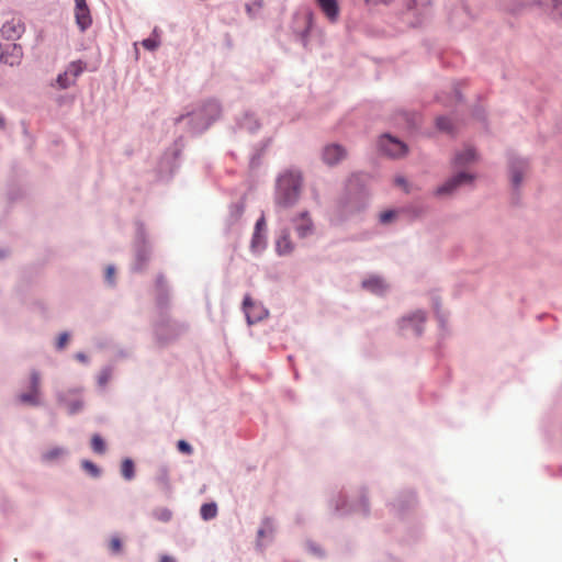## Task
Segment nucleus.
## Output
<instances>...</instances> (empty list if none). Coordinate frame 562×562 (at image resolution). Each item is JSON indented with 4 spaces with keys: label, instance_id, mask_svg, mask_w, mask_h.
Returning a JSON list of instances; mask_svg holds the SVG:
<instances>
[{
    "label": "nucleus",
    "instance_id": "obj_1",
    "mask_svg": "<svg viewBox=\"0 0 562 562\" xmlns=\"http://www.w3.org/2000/svg\"><path fill=\"white\" fill-rule=\"evenodd\" d=\"M301 188V172L295 170H288L283 172L278 179L276 204L282 209L293 206L299 200Z\"/></svg>",
    "mask_w": 562,
    "mask_h": 562
},
{
    "label": "nucleus",
    "instance_id": "obj_2",
    "mask_svg": "<svg viewBox=\"0 0 562 562\" xmlns=\"http://www.w3.org/2000/svg\"><path fill=\"white\" fill-rule=\"evenodd\" d=\"M24 52L22 45L18 43L0 44V63L10 67H16L22 64Z\"/></svg>",
    "mask_w": 562,
    "mask_h": 562
},
{
    "label": "nucleus",
    "instance_id": "obj_3",
    "mask_svg": "<svg viewBox=\"0 0 562 562\" xmlns=\"http://www.w3.org/2000/svg\"><path fill=\"white\" fill-rule=\"evenodd\" d=\"M25 32V23L21 16L13 15L5 20L0 29L1 36L7 41H18Z\"/></svg>",
    "mask_w": 562,
    "mask_h": 562
},
{
    "label": "nucleus",
    "instance_id": "obj_4",
    "mask_svg": "<svg viewBox=\"0 0 562 562\" xmlns=\"http://www.w3.org/2000/svg\"><path fill=\"white\" fill-rule=\"evenodd\" d=\"M20 402L38 406L41 405V375L37 371H32L30 375V391L19 395Z\"/></svg>",
    "mask_w": 562,
    "mask_h": 562
},
{
    "label": "nucleus",
    "instance_id": "obj_5",
    "mask_svg": "<svg viewBox=\"0 0 562 562\" xmlns=\"http://www.w3.org/2000/svg\"><path fill=\"white\" fill-rule=\"evenodd\" d=\"M379 147L385 155L393 158L403 157L407 153V146L389 134L381 136Z\"/></svg>",
    "mask_w": 562,
    "mask_h": 562
},
{
    "label": "nucleus",
    "instance_id": "obj_6",
    "mask_svg": "<svg viewBox=\"0 0 562 562\" xmlns=\"http://www.w3.org/2000/svg\"><path fill=\"white\" fill-rule=\"evenodd\" d=\"M474 177L468 172H459L457 176L446 181L442 186L438 187L436 190V194H451L458 187L471 183Z\"/></svg>",
    "mask_w": 562,
    "mask_h": 562
},
{
    "label": "nucleus",
    "instance_id": "obj_7",
    "mask_svg": "<svg viewBox=\"0 0 562 562\" xmlns=\"http://www.w3.org/2000/svg\"><path fill=\"white\" fill-rule=\"evenodd\" d=\"M347 153L344 147L337 144H330L323 149V160L328 166H334L345 159Z\"/></svg>",
    "mask_w": 562,
    "mask_h": 562
},
{
    "label": "nucleus",
    "instance_id": "obj_8",
    "mask_svg": "<svg viewBox=\"0 0 562 562\" xmlns=\"http://www.w3.org/2000/svg\"><path fill=\"white\" fill-rule=\"evenodd\" d=\"M243 306L249 324L261 321L266 315V311L261 306H257L249 295L245 296Z\"/></svg>",
    "mask_w": 562,
    "mask_h": 562
},
{
    "label": "nucleus",
    "instance_id": "obj_9",
    "mask_svg": "<svg viewBox=\"0 0 562 562\" xmlns=\"http://www.w3.org/2000/svg\"><path fill=\"white\" fill-rule=\"evenodd\" d=\"M321 11L330 23H335L339 19L340 8L337 0H315Z\"/></svg>",
    "mask_w": 562,
    "mask_h": 562
},
{
    "label": "nucleus",
    "instance_id": "obj_10",
    "mask_svg": "<svg viewBox=\"0 0 562 562\" xmlns=\"http://www.w3.org/2000/svg\"><path fill=\"white\" fill-rule=\"evenodd\" d=\"M426 321V315L423 311H416L412 315L402 319V328L412 326L417 335L422 333V324Z\"/></svg>",
    "mask_w": 562,
    "mask_h": 562
},
{
    "label": "nucleus",
    "instance_id": "obj_11",
    "mask_svg": "<svg viewBox=\"0 0 562 562\" xmlns=\"http://www.w3.org/2000/svg\"><path fill=\"white\" fill-rule=\"evenodd\" d=\"M295 231L297 232L300 237H306L313 231V223L311 217L306 212L301 213L295 218Z\"/></svg>",
    "mask_w": 562,
    "mask_h": 562
},
{
    "label": "nucleus",
    "instance_id": "obj_12",
    "mask_svg": "<svg viewBox=\"0 0 562 562\" xmlns=\"http://www.w3.org/2000/svg\"><path fill=\"white\" fill-rule=\"evenodd\" d=\"M76 393L77 390H70L59 395V401L67 405L70 414L79 412L83 406L81 398H75L74 401H70L71 395Z\"/></svg>",
    "mask_w": 562,
    "mask_h": 562
},
{
    "label": "nucleus",
    "instance_id": "obj_13",
    "mask_svg": "<svg viewBox=\"0 0 562 562\" xmlns=\"http://www.w3.org/2000/svg\"><path fill=\"white\" fill-rule=\"evenodd\" d=\"M362 286L374 294H383L387 290L386 283L379 277H370L363 280Z\"/></svg>",
    "mask_w": 562,
    "mask_h": 562
},
{
    "label": "nucleus",
    "instance_id": "obj_14",
    "mask_svg": "<svg viewBox=\"0 0 562 562\" xmlns=\"http://www.w3.org/2000/svg\"><path fill=\"white\" fill-rule=\"evenodd\" d=\"M75 18L81 31H86L92 23L89 8H75Z\"/></svg>",
    "mask_w": 562,
    "mask_h": 562
},
{
    "label": "nucleus",
    "instance_id": "obj_15",
    "mask_svg": "<svg viewBox=\"0 0 562 562\" xmlns=\"http://www.w3.org/2000/svg\"><path fill=\"white\" fill-rule=\"evenodd\" d=\"M527 168V164L522 160H515L510 165V176L514 187H518L522 179V173Z\"/></svg>",
    "mask_w": 562,
    "mask_h": 562
},
{
    "label": "nucleus",
    "instance_id": "obj_16",
    "mask_svg": "<svg viewBox=\"0 0 562 562\" xmlns=\"http://www.w3.org/2000/svg\"><path fill=\"white\" fill-rule=\"evenodd\" d=\"M475 160V151L472 148H465L454 156L453 164L456 167L467 166Z\"/></svg>",
    "mask_w": 562,
    "mask_h": 562
},
{
    "label": "nucleus",
    "instance_id": "obj_17",
    "mask_svg": "<svg viewBox=\"0 0 562 562\" xmlns=\"http://www.w3.org/2000/svg\"><path fill=\"white\" fill-rule=\"evenodd\" d=\"M276 247L279 255L290 254L293 249V245L289 235H282L279 237Z\"/></svg>",
    "mask_w": 562,
    "mask_h": 562
},
{
    "label": "nucleus",
    "instance_id": "obj_18",
    "mask_svg": "<svg viewBox=\"0 0 562 562\" xmlns=\"http://www.w3.org/2000/svg\"><path fill=\"white\" fill-rule=\"evenodd\" d=\"M201 517L204 520H210L216 517L217 515V506L215 503H206L201 506L200 509Z\"/></svg>",
    "mask_w": 562,
    "mask_h": 562
},
{
    "label": "nucleus",
    "instance_id": "obj_19",
    "mask_svg": "<svg viewBox=\"0 0 562 562\" xmlns=\"http://www.w3.org/2000/svg\"><path fill=\"white\" fill-rule=\"evenodd\" d=\"M121 473L125 480H132L135 475L134 463L131 459H125L121 465Z\"/></svg>",
    "mask_w": 562,
    "mask_h": 562
},
{
    "label": "nucleus",
    "instance_id": "obj_20",
    "mask_svg": "<svg viewBox=\"0 0 562 562\" xmlns=\"http://www.w3.org/2000/svg\"><path fill=\"white\" fill-rule=\"evenodd\" d=\"M65 454V450L60 447H55L43 453L42 458L46 462H53Z\"/></svg>",
    "mask_w": 562,
    "mask_h": 562
},
{
    "label": "nucleus",
    "instance_id": "obj_21",
    "mask_svg": "<svg viewBox=\"0 0 562 562\" xmlns=\"http://www.w3.org/2000/svg\"><path fill=\"white\" fill-rule=\"evenodd\" d=\"M83 69H85V64L82 61L78 60V61H72L68 66L66 72H69V77H71L72 80H76V78L82 74Z\"/></svg>",
    "mask_w": 562,
    "mask_h": 562
},
{
    "label": "nucleus",
    "instance_id": "obj_22",
    "mask_svg": "<svg viewBox=\"0 0 562 562\" xmlns=\"http://www.w3.org/2000/svg\"><path fill=\"white\" fill-rule=\"evenodd\" d=\"M153 516L159 521L168 522L172 517V513L166 507H159L153 512Z\"/></svg>",
    "mask_w": 562,
    "mask_h": 562
},
{
    "label": "nucleus",
    "instance_id": "obj_23",
    "mask_svg": "<svg viewBox=\"0 0 562 562\" xmlns=\"http://www.w3.org/2000/svg\"><path fill=\"white\" fill-rule=\"evenodd\" d=\"M274 531L273 521L270 518H267L262 522V527L258 530V537L260 539L265 538L266 536L272 535Z\"/></svg>",
    "mask_w": 562,
    "mask_h": 562
},
{
    "label": "nucleus",
    "instance_id": "obj_24",
    "mask_svg": "<svg viewBox=\"0 0 562 562\" xmlns=\"http://www.w3.org/2000/svg\"><path fill=\"white\" fill-rule=\"evenodd\" d=\"M91 448L97 453H104L105 443L99 435H93L91 438Z\"/></svg>",
    "mask_w": 562,
    "mask_h": 562
},
{
    "label": "nucleus",
    "instance_id": "obj_25",
    "mask_svg": "<svg viewBox=\"0 0 562 562\" xmlns=\"http://www.w3.org/2000/svg\"><path fill=\"white\" fill-rule=\"evenodd\" d=\"M75 82V80L71 79V77H69V72H64V74H60L58 77H57V83L58 86L61 88V89H66L68 88L69 86H71L72 83Z\"/></svg>",
    "mask_w": 562,
    "mask_h": 562
},
{
    "label": "nucleus",
    "instance_id": "obj_26",
    "mask_svg": "<svg viewBox=\"0 0 562 562\" xmlns=\"http://www.w3.org/2000/svg\"><path fill=\"white\" fill-rule=\"evenodd\" d=\"M157 482L166 490L170 488L169 475L166 469H161L157 475Z\"/></svg>",
    "mask_w": 562,
    "mask_h": 562
},
{
    "label": "nucleus",
    "instance_id": "obj_27",
    "mask_svg": "<svg viewBox=\"0 0 562 562\" xmlns=\"http://www.w3.org/2000/svg\"><path fill=\"white\" fill-rule=\"evenodd\" d=\"M251 248L257 251L263 248V237L258 232H254L251 239Z\"/></svg>",
    "mask_w": 562,
    "mask_h": 562
},
{
    "label": "nucleus",
    "instance_id": "obj_28",
    "mask_svg": "<svg viewBox=\"0 0 562 562\" xmlns=\"http://www.w3.org/2000/svg\"><path fill=\"white\" fill-rule=\"evenodd\" d=\"M83 469L89 472L92 476H98L100 474V471L95 464H93L90 461H83L82 462Z\"/></svg>",
    "mask_w": 562,
    "mask_h": 562
},
{
    "label": "nucleus",
    "instance_id": "obj_29",
    "mask_svg": "<svg viewBox=\"0 0 562 562\" xmlns=\"http://www.w3.org/2000/svg\"><path fill=\"white\" fill-rule=\"evenodd\" d=\"M395 211H384L380 214V222L382 224H389L395 217Z\"/></svg>",
    "mask_w": 562,
    "mask_h": 562
},
{
    "label": "nucleus",
    "instance_id": "obj_30",
    "mask_svg": "<svg viewBox=\"0 0 562 562\" xmlns=\"http://www.w3.org/2000/svg\"><path fill=\"white\" fill-rule=\"evenodd\" d=\"M142 45L148 49V50H154L156 49L158 46H159V41L156 40V38H146L142 42Z\"/></svg>",
    "mask_w": 562,
    "mask_h": 562
},
{
    "label": "nucleus",
    "instance_id": "obj_31",
    "mask_svg": "<svg viewBox=\"0 0 562 562\" xmlns=\"http://www.w3.org/2000/svg\"><path fill=\"white\" fill-rule=\"evenodd\" d=\"M437 126L441 131H450L451 122L449 119L441 116L437 119Z\"/></svg>",
    "mask_w": 562,
    "mask_h": 562
},
{
    "label": "nucleus",
    "instance_id": "obj_32",
    "mask_svg": "<svg viewBox=\"0 0 562 562\" xmlns=\"http://www.w3.org/2000/svg\"><path fill=\"white\" fill-rule=\"evenodd\" d=\"M177 447L180 452L186 454H191L193 451L192 447L184 440H179Z\"/></svg>",
    "mask_w": 562,
    "mask_h": 562
},
{
    "label": "nucleus",
    "instance_id": "obj_33",
    "mask_svg": "<svg viewBox=\"0 0 562 562\" xmlns=\"http://www.w3.org/2000/svg\"><path fill=\"white\" fill-rule=\"evenodd\" d=\"M121 540L116 537L112 538L110 541V549L114 553H119L121 551Z\"/></svg>",
    "mask_w": 562,
    "mask_h": 562
},
{
    "label": "nucleus",
    "instance_id": "obj_34",
    "mask_svg": "<svg viewBox=\"0 0 562 562\" xmlns=\"http://www.w3.org/2000/svg\"><path fill=\"white\" fill-rule=\"evenodd\" d=\"M69 340V335L67 333H63L59 335L57 340V348L63 349Z\"/></svg>",
    "mask_w": 562,
    "mask_h": 562
},
{
    "label": "nucleus",
    "instance_id": "obj_35",
    "mask_svg": "<svg viewBox=\"0 0 562 562\" xmlns=\"http://www.w3.org/2000/svg\"><path fill=\"white\" fill-rule=\"evenodd\" d=\"M394 182L396 186L403 188L405 192H408L407 182L403 177H396Z\"/></svg>",
    "mask_w": 562,
    "mask_h": 562
},
{
    "label": "nucleus",
    "instance_id": "obj_36",
    "mask_svg": "<svg viewBox=\"0 0 562 562\" xmlns=\"http://www.w3.org/2000/svg\"><path fill=\"white\" fill-rule=\"evenodd\" d=\"M105 279L109 283H113L114 279V268L112 266H109L105 270Z\"/></svg>",
    "mask_w": 562,
    "mask_h": 562
},
{
    "label": "nucleus",
    "instance_id": "obj_37",
    "mask_svg": "<svg viewBox=\"0 0 562 562\" xmlns=\"http://www.w3.org/2000/svg\"><path fill=\"white\" fill-rule=\"evenodd\" d=\"M266 225V222H265V217L261 216L257 223H256V226H255V232H258L259 234H261V229L263 228V226Z\"/></svg>",
    "mask_w": 562,
    "mask_h": 562
},
{
    "label": "nucleus",
    "instance_id": "obj_38",
    "mask_svg": "<svg viewBox=\"0 0 562 562\" xmlns=\"http://www.w3.org/2000/svg\"><path fill=\"white\" fill-rule=\"evenodd\" d=\"M160 562H177L175 558L170 557V555H167V554H164L161 555L160 558Z\"/></svg>",
    "mask_w": 562,
    "mask_h": 562
},
{
    "label": "nucleus",
    "instance_id": "obj_39",
    "mask_svg": "<svg viewBox=\"0 0 562 562\" xmlns=\"http://www.w3.org/2000/svg\"><path fill=\"white\" fill-rule=\"evenodd\" d=\"M75 8H88L86 0H75Z\"/></svg>",
    "mask_w": 562,
    "mask_h": 562
},
{
    "label": "nucleus",
    "instance_id": "obj_40",
    "mask_svg": "<svg viewBox=\"0 0 562 562\" xmlns=\"http://www.w3.org/2000/svg\"><path fill=\"white\" fill-rule=\"evenodd\" d=\"M76 358L79 361H82V362H85L87 360V357L83 353H80V352L76 355Z\"/></svg>",
    "mask_w": 562,
    "mask_h": 562
},
{
    "label": "nucleus",
    "instance_id": "obj_41",
    "mask_svg": "<svg viewBox=\"0 0 562 562\" xmlns=\"http://www.w3.org/2000/svg\"><path fill=\"white\" fill-rule=\"evenodd\" d=\"M105 382H106V376H102V378H100V383H101V384H103V383H105Z\"/></svg>",
    "mask_w": 562,
    "mask_h": 562
},
{
    "label": "nucleus",
    "instance_id": "obj_42",
    "mask_svg": "<svg viewBox=\"0 0 562 562\" xmlns=\"http://www.w3.org/2000/svg\"><path fill=\"white\" fill-rule=\"evenodd\" d=\"M211 105H212L216 111L218 110V108H217V104H216V103H212Z\"/></svg>",
    "mask_w": 562,
    "mask_h": 562
}]
</instances>
